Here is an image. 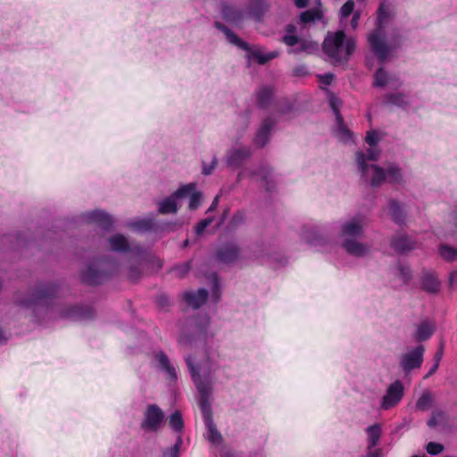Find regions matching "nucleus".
I'll use <instances>...</instances> for the list:
<instances>
[{
    "label": "nucleus",
    "mask_w": 457,
    "mask_h": 457,
    "mask_svg": "<svg viewBox=\"0 0 457 457\" xmlns=\"http://www.w3.org/2000/svg\"><path fill=\"white\" fill-rule=\"evenodd\" d=\"M301 236L306 240L308 244H312L314 239V234L312 229L306 231L305 227L303 228Z\"/></svg>",
    "instance_id": "obj_54"
},
{
    "label": "nucleus",
    "mask_w": 457,
    "mask_h": 457,
    "mask_svg": "<svg viewBox=\"0 0 457 457\" xmlns=\"http://www.w3.org/2000/svg\"><path fill=\"white\" fill-rule=\"evenodd\" d=\"M354 9V2L353 0H347L341 7V16L346 18L350 16Z\"/></svg>",
    "instance_id": "obj_50"
},
{
    "label": "nucleus",
    "mask_w": 457,
    "mask_h": 457,
    "mask_svg": "<svg viewBox=\"0 0 457 457\" xmlns=\"http://www.w3.org/2000/svg\"><path fill=\"white\" fill-rule=\"evenodd\" d=\"M359 19H360V13H358V12L353 13V16L351 21V25L353 28L357 27Z\"/></svg>",
    "instance_id": "obj_61"
},
{
    "label": "nucleus",
    "mask_w": 457,
    "mask_h": 457,
    "mask_svg": "<svg viewBox=\"0 0 457 457\" xmlns=\"http://www.w3.org/2000/svg\"><path fill=\"white\" fill-rule=\"evenodd\" d=\"M189 197L188 208L195 210L200 206L202 201V193L195 191V187L187 195Z\"/></svg>",
    "instance_id": "obj_42"
},
{
    "label": "nucleus",
    "mask_w": 457,
    "mask_h": 457,
    "mask_svg": "<svg viewBox=\"0 0 457 457\" xmlns=\"http://www.w3.org/2000/svg\"><path fill=\"white\" fill-rule=\"evenodd\" d=\"M395 275L399 278L400 284H405L411 278V272L409 267L402 264L396 267Z\"/></svg>",
    "instance_id": "obj_40"
},
{
    "label": "nucleus",
    "mask_w": 457,
    "mask_h": 457,
    "mask_svg": "<svg viewBox=\"0 0 457 457\" xmlns=\"http://www.w3.org/2000/svg\"><path fill=\"white\" fill-rule=\"evenodd\" d=\"M195 188L194 183H189L179 187L170 195L165 197L158 203V212L161 214H175L179 211L178 200L185 198Z\"/></svg>",
    "instance_id": "obj_11"
},
{
    "label": "nucleus",
    "mask_w": 457,
    "mask_h": 457,
    "mask_svg": "<svg viewBox=\"0 0 457 457\" xmlns=\"http://www.w3.org/2000/svg\"><path fill=\"white\" fill-rule=\"evenodd\" d=\"M213 220L214 218L212 216H210L200 220L195 227V234L198 236L202 235L204 231L206 229V228L212 223Z\"/></svg>",
    "instance_id": "obj_46"
},
{
    "label": "nucleus",
    "mask_w": 457,
    "mask_h": 457,
    "mask_svg": "<svg viewBox=\"0 0 457 457\" xmlns=\"http://www.w3.org/2000/svg\"><path fill=\"white\" fill-rule=\"evenodd\" d=\"M386 103L396 106H404L408 104L407 96L402 93H395L386 96Z\"/></svg>",
    "instance_id": "obj_37"
},
{
    "label": "nucleus",
    "mask_w": 457,
    "mask_h": 457,
    "mask_svg": "<svg viewBox=\"0 0 457 457\" xmlns=\"http://www.w3.org/2000/svg\"><path fill=\"white\" fill-rule=\"evenodd\" d=\"M154 360L158 363V368L164 371L168 378L174 381L177 379V371L173 365H171L169 357L163 351H159L154 354Z\"/></svg>",
    "instance_id": "obj_24"
},
{
    "label": "nucleus",
    "mask_w": 457,
    "mask_h": 457,
    "mask_svg": "<svg viewBox=\"0 0 457 457\" xmlns=\"http://www.w3.org/2000/svg\"><path fill=\"white\" fill-rule=\"evenodd\" d=\"M295 4L298 8H304L308 4V0H295Z\"/></svg>",
    "instance_id": "obj_62"
},
{
    "label": "nucleus",
    "mask_w": 457,
    "mask_h": 457,
    "mask_svg": "<svg viewBox=\"0 0 457 457\" xmlns=\"http://www.w3.org/2000/svg\"><path fill=\"white\" fill-rule=\"evenodd\" d=\"M164 418L163 412L156 404H150L145 412L141 428L146 431H156Z\"/></svg>",
    "instance_id": "obj_17"
},
{
    "label": "nucleus",
    "mask_w": 457,
    "mask_h": 457,
    "mask_svg": "<svg viewBox=\"0 0 457 457\" xmlns=\"http://www.w3.org/2000/svg\"><path fill=\"white\" fill-rule=\"evenodd\" d=\"M217 163H218V159L215 155L212 157L211 163L208 164L205 162H202V166H203L202 173L204 176L211 175L212 173V171L214 170L215 167L217 166Z\"/></svg>",
    "instance_id": "obj_49"
},
{
    "label": "nucleus",
    "mask_w": 457,
    "mask_h": 457,
    "mask_svg": "<svg viewBox=\"0 0 457 457\" xmlns=\"http://www.w3.org/2000/svg\"><path fill=\"white\" fill-rule=\"evenodd\" d=\"M216 259L224 264H234L241 255V248L236 242H228L216 251Z\"/></svg>",
    "instance_id": "obj_16"
},
{
    "label": "nucleus",
    "mask_w": 457,
    "mask_h": 457,
    "mask_svg": "<svg viewBox=\"0 0 457 457\" xmlns=\"http://www.w3.org/2000/svg\"><path fill=\"white\" fill-rule=\"evenodd\" d=\"M449 284L451 287L457 286V270H453L450 273Z\"/></svg>",
    "instance_id": "obj_59"
},
{
    "label": "nucleus",
    "mask_w": 457,
    "mask_h": 457,
    "mask_svg": "<svg viewBox=\"0 0 457 457\" xmlns=\"http://www.w3.org/2000/svg\"><path fill=\"white\" fill-rule=\"evenodd\" d=\"M133 258L137 261V264H136V265L131 264L128 268V278L132 282H137L141 278L142 270H141L140 266L142 264H153V265H155L158 270L161 269V268H158V263L154 259H150V262H142L137 257H133Z\"/></svg>",
    "instance_id": "obj_28"
},
{
    "label": "nucleus",
    "mask_w": 457,
    "mask_h": 457,
    "mask_svg": "<svg viewBox=\"0 0 457 457\" xmlns=\"http://www.w3.org/2000/svg\"><path fill=\"white\" fill-rule=\"evenodd\" d=\"M433 402V397L430 393L425 392L418 399L416 406L419 410L426 411L430 408Z\"/></svg>",
    "instance_id": "obj_41"
},
{
    "label": "nucleus",
    "mask_w": 457,
    "mask_h": 457,
    "mask_svg": "<svg viewBox=\"0 0 457 457\" xmlns=\"http://www.w3.org/2000/svg\"><path fill=\"white\" fill-rule=\"evenodd\" d=\"M443 355H444V344L441 343L434 355V361H435L434 363L439 364L440 361L443 358Z\"/></svg>",
    "instance_id": "obj_55"
},
{
    "label": "nucleus",
    "mask_w": 457,
    "mask_h": 457,
    "mask_svg": "<svg viewBox=\"0 0 457 457\" xmlns=\"http://www.w3.org/2000/svg\"><path fill=\"white\" fill-rule=\"evenodd\" d=\"M381 139L379 132L370 130L367 132L365 142L369 145L367 155L363 152L356 154V162L361 177L369 181L372 187H378L384 181L397 184L402 181L403 173L401 169L395 164H390L386 171L374 164H369L368 162L377 161L380 155V150L378 143Z\"/></svg>",
    "instance_id": "obj_3"
},
{
    "label": "nucleus",
    "mask_w": 457,
    "mask_h": 457,
    "mask_svg": "<svg viewBox=\"0 0 457 457\" xmlns=\"http://www.w3.org/2000/svg\"><path fill=\"white\" fill-rule=\"evenodd\" d=\"M214 26L226 36V38L230 44L246 51L248 53V58L256 60L260 65L266 64L278 55V53L276 51L263 54L258 49H253L247 42L241 39L236 33L220 21H216Z\"/></svg>",
    "instance_id": "obj_10"
},
{
    "label": "nucleus",
    "mask_w": 457,
    "mask_h": 457,
    "mask_svg": "<svg viewBox=\"0 0 457 457\" xmlns=\"http://www.w3.org/2000/svg\"><path fill=\"white\" fill-rule=\"evenodd\" d=\"M222 18L232 24L240 23L245 18H248L247 13L228 4H222L221 5Z\"/></svg>",
    "instance_id": "obj_22"
},
{
    "label": "nucleus",
    "mask_w": 457,
    "mask_h": 457,
    "mask_svg": "<svg viewBox=\"0 0 457 457\" xmlns=\"http://www.w3.org/2000/svg\"><path fill=\"white\" fill-rule=\"evenodd\" d=\"M274 87L270 86H262L255 93L256 104L261 109L268 108L274 97Z\"/></svg>",
    "instance_id": "obj_25"
},
{
    "label": "nucleus",
    "mask_w": 457,
    "mask_h": 457,
    "mask_svg": "<svg viewBox=\"0 0 457 457\" xmlns=\"http://www.w3.org/2000/svg\"><path fill=\"white\" fill-rule=\"evenodd\" d=\"M457 237V213L452 216V220L448 225L447 232L445 235V238Z\"/></svg>",
    "instance_id": "obj_47"
},
{
    "label": "nucleus",
    "mask_w": 457,
    "mask_h": 457,
    "mask_svg": "<svg viewBox=\"0 0 457 457\" xmlns=\"http://www.w3.org/2000/svg\"><path fill=\"white\" fill-rule=\"evenodd\" d=\"M422 287L430 293H435L439 289L440 282L435 273L424 271L421 278Z\"/></svg>",
    "instance_id": "obj_31"
},
{
    "label": "nucleus",
    "mask_w": 457,
    "mask_h": 457,
    "mask_svg": "<svg viewBox=\"0 0 457 457\" xmlns=\"http://www.w3.org/2000/svg\"><path fill=\"white\" fill-rule=\"evenodd\" d=\"M155 303L162 310H167L170 305V298L165 294L158 295L155 298Z\"/></svg>",
    "instance_id": "obj_51"
},
{
    "label": "nucleus",
    "mask_w": 457,
    "mask_h": 457,
    "mask_svg": "<svg viewBox=\"0 0 457 457\" xmlns=\"http://www.w3.org/2000/svg\"><path fill=\"white\" fill-rule=\"evenodd\" d=\"M274 118L275 116H267L257 130L253 142L258 147L262 148L269 142L270 132L276 123Z\"/></svg>",
    "instance_id": "obj_21"
},
{
    "label": "nucleus",
    "mask_w": 457,
    "mask_h": 457,
    "mask_svg": "<svg viewBox=\"0 0 457 457\" xmlns=\"http://www.w3.org/2000/svg\"><path fill=\"white\" fill-rule=\"evenodd\" d=\"M268 0H250L248 4V18H253L256 21H260L261 18L269 9Z\"/></svg>",
    "instance_id": "obj_26"
},
{
    "label": "nucleus",
    "mask_w": 457,
    "mask_h": 457,
    "mask_svg": "<svg viewBox=\"0 0 457 457\" xmlns=\"http://www.w3.org/2000/svg\"><path fill=\"white\" fill-rule=\"evenodd\" d=\"M335 134L337 139L345 144L354 142V136L344 123L342 116H337Z\"/></svg>",
    "instance_id": "obj_27"
},
{
    "label": "nucleus",
    "mask_w": 457,
    "mask_h": 457,
    "mask_svg": "<svg viewBox=\"0 0 457 457\" xmlns=\"http://www.w3.org/2000/svg\"><path fill=\"white\" fill-rule=\"evenodd\" d=\"M415 241L407 236L401 235L392 240V247L400 253L410 251L415 247Z\"/></svg>",
    "instance_id": "obj_30"
},
{
    "label": "nucleus",
    "mask_w": 457,
    "mask_h": 457,
    "mask_svg": "<svg viewBox=\"0 0 457 457\" xmlns=\"http://www.w3.org/2000/svg\"><path fill=\"white\" fill-rule=\"evenodd\" d=\"M228 215H229V208L227 207L226 209L223 210V212L219 219V222H218L219 227L221 226L225 222V220L228 219Z\"/></svg>",
    "instance_id": "obj_57"
},
{
    "label": "nucleus",
    "mask_w": 457,
    "mask_h": 457,
    "mask_svg": "<svg viewBox=\"0 0 457 457\" xmlns=\"http://www.w3.org/2000/svg\"><path fill=\"white\" fill-rule=\"evenodd\" d=\"M109 245L112 251L117 253H129L132 257H137L142 262H148L150 259H154L158 263V268L162 267V262L156 256L151 254L148 248H145L136 243H129L125 236L122 234H115L109 239Z\"/></svg>",
    "instance_id": "obj_9"
},
{
    "label": "nucleus",
    "mask_w": 457,
    "mask_h": 457,
    "mask_svg": "<svg viewBox=\"0 0 457 457\" xmlns=\"http://www.w3.org/2000/svg\"><path fill=\"white\" fill-rule=\"evenodd\" d=\"M169 426L173 431L177 433H181L183 431L184 420L179 411H175L170 414L169 418Z\"/></svg>",
    "instance_id": "obj_35"
},
{
    "label": "nucleus",
    "mask_w": 457,
    "mask_h": 457,
    "mask_svg": "<svg viewBox=\"0 0 457 457\" xmlns=\"http://www.w3.org/2000/svg\"><path fill=\"white\" fill-rule=\"evenodd\" d=\"M61 285L57 282H38L29 297L16 300V304L31 309L33 321L43 325L47 317H52L55 312L59 318L72 320H89L96 316L94 308L90 305L73 304L56 309L54 304L58 296Z\"/></svg>",
    "instance_id": "obj_1"
},
{
    "label": "nucleus",
    "mask_w": 457,
    "mask_h": 457,
    "mask_svg": "<svg viewBox=\"0 0 457 457\" xmlns=\"http://www.w3.org/2000/svg\"><path fill=\"white\" fill-rule=\"evenodd\" d=\"M245 222V212L244 210L237 211L228 223V230H236Z\"/></svg>",
    "instance_id": "obj_36"
},
{
    "label": "nucleus",
    "mask_w": 457,
    "mask_h": 457,
    "mask_svg": "<svg viewBox=\"0 0 457 457\" xmlns=\"http://www.w3.org/2000/svg\"><path fill=\"white\" fill-rule=\"evenodd\" d=\"M365 224V217L361 214L342 223L339 239L342 247L347 253L356 257H364L370 253V245L360 241L363 236Z\"/></svg>",
    "instance_id": "obj_4"
},
{
    "label": "nucleus",
    "mask_w": 457,
    "mask_h": 457,
    "mask_svg": "<svg viewBox=\"0 0 457 457\" xmlns=\"http://www.w3.org/2000/svg\"><path fill=\"white\" fill-rule=\"evenodd\" d=\"M438 367H439V364L434 363L433 366L430 368L428 373L426 375V378H428L429 376L434 374L436 371V370L438 369Z\"/></svg>",
    "instance_id": "obj_63"
},
{
    "label": "nucleus",
    "mask_w": 457,
    "mask_h": 457,
    "mask_svg": "<svg viewBox=\"0 0 457 457\" xmlns=\"http://www.w3.org/2000/svg\"><path fill=\"white\" fill-rule=\"evenodd\" d=\"M424 346L418 345L412 350L403 354L400 359V365L406 372L420 368L423 361Z\"/></svg>",
    "instance_id": "obj_19"
},
{
    "label": "nucleus",
    "mask_w": 457,
    "mask_h": 457,
    "mask_svg": "<svg viewBox=\"0 0 457 457\" xmlns=\"http://www.w3.org/2000/svg\"><path fill=\"white\" fill-rule=\"evenodd\" d=\"M181 444L182 439L180 436H179L173 446L162 451V457H179Z\"/></svg>",
    "instance_id": "obj_44"
},
{
    "label": "nucleus",
    "mask_w": 457,
    "mask_h": 457,
    "mask_svg": "<svg viewBox=\"0 0 457 457\" xmlns=\"http://www.w3.org/2000/svg\"><path fill=\"white\" fill-rule=\"evenodd\" d=\"M182 223L179 220H156L155 233L174 232L181 228Z\"/></svg>",
    "instance_id": "obj_32"
},
{
    "label": "nucleus",
    "mask_w": 457,
    "mask_h": 457,
    "mask_svg": "<svg viewBox=\"0 0 457 457\" xmlns=\"http://www.w3.org/2000/svg\"><path fill=\"white\" fill-rule=\"evenodd\" d=\"M118 268V262L112 258H94L81 270L80 280L87 286H99L108 281L117 272Z\"/></svg>",
    "instance_id": "obj_6"
},
{
    "label": "nucleus",
    "mask_w": 457,
    "mask_h": 457,
    "mask_svg": "<svg viewBox=\"0 0 457 457\" xmlns=\"http://www.w3.org/2000/svg\"><path fill=\"white\" fill-rule=\"evenodd\" d=\"M219 200H220V196L216 195L214 197V199L212 200V202L211 205L209 206L206 212H212L215 211L216 208L218 207Z\"/></svg>",
    "instance_id": "obj_60"
},
{
    "label": "nucleus",
    "mask_w": 457,
    "mask_h": 457,
    "mask_svg": "<svg viewBox=\"0 0 457 457\" xmlns=\"http://www.w3.org/2000/svg\"><path fill=\"white\" fill-rule=\"evenodd\" d=\"M435 331V325L433 322L426 320L421 321L418 326L414 337L417 341H425L428 339Z\"/></svg>",
    "instance_id": "obj_29"
},
{
    "label": "nucleus",
    "mask_w": 457,
    "mask_h": 457,
    "mask_svg": "<svg viewBox=\"0 0 457 457\" xmlns=\"http://www.w3.org/2000/svg\"><path fill=\"white\" fill-rule=\"evenodd\" d=\"M221 291L219 277L217 274H213L212 278V300L214 303H217L220 300Z\"/></svg>",
    "instance_id": "obj_39"
},
{
    "label": "nucleus",
    "mask_w": 457,
    "mask_h": 457,
    "mask_svg": "<svg viewBox=\"0 0 457 457\" xmlns=\"http://www.w3.org/2000/svg\"><path fill=\"white\" fill-rule=\"evenodd\" d=\"M209 293L205 288H199L196 292L187 291L184 293L183 300L187 305L197 309L204 305L208 299Z\"/></svg>",
    "instance_id": "obj_23"
},
{
    "label": "nucleus",
    "mask_w": 457,
    "mask_h": 457,
    "mask_svg": "<svg viewBox=\"0 0 457 457\" xmlns=\"http://www.w3.org/2000/svg\"><path fill=\"white\" fill-rule=\"evenodd\" d=\"M188 331L184 330L179 337V344L191 345L195 341L207 343L209 337L212 338L213 334H209L210 317L207 314H198L190 317L187 320Z\"/></svg>",
    "instance_id": "obj_8"
},
{
    "label": "nucleus",
    "mask_w": 457,
    "mask_h": 457,
    "mask_svg": "<svg viewBox=\"0 0 457 457\" xmlns=\"http://www.w3.org/2000/svg\"><path fill=\"white\" fill-rule=\"evenodd\" d=\"M82 220L87 223H96L103 230L109 231L113 226L112 217L103 210H94L82 213Z\"/></svg>",
    "instance_id": "obj_18"
},
{
    "label": "nucleus",
    "mask_w": 457,
    "mask_h": 457,
    "mask_svg": "<svg viewBox=\"0 0 457 457\" xmlns=\"http://www.w3.org/2000/svg\"><path fill=\"white\" fill-rule=\"evenodd\" d=\"M388 81V75L383 68H379L374 74V85L377 87H384Z\"/></svg>",
    "instance_id": "obj_43"
},
{
    "label": "nucleus",
    "mask_w": 457,
    "mask_h": 457,
    "mask_svg": "<svg viewBox=\"0 0 457 457\" xmlns=\"http://www.w3.org/2000/svg\"><path fill=\"white\" fill-rule=\"evenodd\" d=\"M444 450V446L441 444L430 442L427 445V451L429 454L436 455L440 453Z\"/></svg>",
    "instance_id": "obj_53"
},
{
    "label": "nucleus",
    "mask_w": 457,
    "mask_h": 457,
    "mask_svg": "<svg viewBox=\"0 0 457 457\" xmlns=\"http://www.w3.org/2000/svg\"><path fill=\"white\" fill-rule=\"evenodd\" d=\"M9 237H15V242L13 243L15 247H21L22 245H27L25 242H22L21 233H16L15 235H11V236H9Z\"/></svg>",
    "instance_id": "obj_56"
},
{
    "label": "nucleus",
    "mask_w": 457,
    "mask_h": 457,
    "mask_svg": "<svg viewBox=\"0 0 457 457\" xmlns=\"http://www.w3.org/2000/svg\"><path fill=\"white\" fill-rule=\"evenodd\" d=\"M366 432L368 436V449L371 450L379 441L381 436V427L379 424H374L370 426L366 429Z\"/></svg>",
    "instance_id": "obj_34"
},
{
    "label": "nucleus",
    "mask_w": 457,
    "mask_h": 457,
    "mask_svg": "<svg viewBox=\"0 0 457 457\" xmlns=\"http://www.w3.org/2000/svg\"><path fill=\"white\" fill-rule=\"evenodd\" d=\"M309 22H314V8L308 9L300 15V23L303 26Z\"/></svg>",
    "instance_id": "obj_48"
},
{
    "label": "nucleus",
    "mask_w": 457,
    "mask_h": 457,
    "mask_svg": "<svg viewBox=\"0 0 457 457\" xmlns=\"http://www.w3.org/2000/svg\"><path fill=\"white\" fill-rule=\"evenodd\" d=\"M294 75L297 77H301L306 74V69L304 66H297L293 71Z\"/></svg>",
    "instance_id": "obj_58"
},
{
    "label": "nucleus",
    "mask_w": 457,
    "mask_h": 457,
    "mask_svg": "<svg viewBox=\"0 0 457 457\" xmlns=\"http://www.w3.org/2000/svg\"><path fill=\"white\" fill-rule=\"evenodd\" d=\"M403 385L401 381L396 380L392 383L381 399L380 408L382 410H389L395 407L403 396Z\"/></svg>",
    "instance_id": "obj_15"
},
{
    "label": "nucleus",
    "mask_w": 457,
    "mask_h": 457,
    "mask_svg": "<svg viewBox=\"0 0 457 457\" xmlns=\"http://www.w3.org/2000/svg\"><path fill=\"white\" fill-rule=\"evenodd\" d=\"M366 457H379L378 450H370Z\"/></svg>",
    "instance_id": "obj_64"
},
{
    "label": "nucleus",
    "mask_w": 457,
    "mask_h": 457,
    "mask_svg": "<svg viewBox=\"0 0 457 457\" xmlns=\"http://www.w3.org/2000/svg\"><path fill=\"white\" fill-rule=\"evenodd\" d=\"M320 83V87L324 88L325 86H328L332 83L335 79V75L332 72H328L324 75H316Z\"/></svg>",
    "instance_id": "obj_52"
},
{
    "label": "nucleus",
    "mask_w": 457,
    "mask_h": 457,
    "mask_svg": "<svg viewBox=\"0 0 457 457\" xmlns=\"http://www.w3.org/2000/svg\"><path fill=\"white\" fill-rule=\"evenodd\" d=\"M252 154L251 146L231 147L227 153L225 162L228 168L237 169L248 161Z\"/></svg>",
    "instance_id": "obj_14"
},
{
    "label": "nucleus",
    "mask_w": 457,
    "mask_h": 457,
    "mask_svg": "<svg viewBox=\"0 0 457 457\" xmlns=\"http://www.w3.org/2000/svg\"><path fill=\"white\" fill-rule=\"evenodd\" d=\"M126 226L137 233H155L156 219L154 215L136 218L126 221Z\"/></svg>",
    "instance_id": "obj_20"
},
{
    "label": "nucleus",
    "mask_w": 457,
    "mask_h": 457,
    "mask_svg": "<svg viewBox=\"0 0 457 457\" xmlns=\"http://www.w3.org/2000/svg\"><path fill=\"white\" fill-rule=\"evenodd\" d=\"M388 211L392 219L398 224H402L405 218V212L403 207L396 201L391 200L388 203Z\"/></svg>",
    "instance_id": "obj_33"
},
{
    "label": "nucleus",
    "mask_w": 457,
    "mask_h": 457,
    "mask_svg": "<svg viewBox=\"0 0 457 457\" xmlns=\"http://www.w3.org/2000/svg\"><path fill=\"white\" fill-rule=\"evenodd\" d=\"M185 361L200 395L199 407L207 430L206 438L210 443L219 445L222 442V436L214 423L210 402L214 383L212 375L219 369V365L209 354L206 360L198 365L194 363L192 355L186 356Z\"/></svg>",
    "instance_id": "obj_2"
},
{
    "label": "nucleus",
    "mask_w": 457,
    "mask_h": 457,
    "mask_svg": "<svg viewBox=\"0 0 457 457\" xmlns=\"http://www.w3.org/2000/svg\"><path fill=\"white\" fill-rule=\"evenodd\" d=\"M439 253L443 259L447 262H453L457 259V248L442 245L439 248Z\"/></svg>",
    "instance_id": "obj_38"
},
{
    "label": "nucleus",
    "mask_w": 457,
    "mask_h": 457,
    "mask_svg": "<svg viewBox=\"0 0 457 457\" xmlns=\"http://www.w3.org/2000/svg\"><path fill=\"white\" fill-rule=\"evenodd\" d=\"M246 176L250 178H260L265 184L266 190L272 192L275 188V181L273 179V171L269 165H261L257 169L241 170L237 176V183L241 182Z\"/></svg>",
    "instance_id": "obj_12"
},
{
    "label": "nucleus",
    "mask_w": 457,
    "mask_h": 457,
    "mask_svg": "<svg viewBox=\"0 0 457 457\" xmlns=\"http://www.w3.org/2000/svg\"><path fill=\"white\" fill-rule=\"evenodd\" d=\"M191 269V262H186L181 264L175 265L171 270L176 273L179 278L185 277Z\"/></svg>",
    "instance_id": "obj_45"
},
{
    "label": "nucleus",
    "mask_w": 457,
    "mask_h": 457,
    "mask_svg": "<svg viewBox=\"0 0 457 457\" xmlns=\"http://www.w3.org/2000/svg\"><path fill=\"white\" fill-rule=\"evenodd\" d=\"M356 48L353 37L346 38L344 30L328 31L322 44L324 54L334 64L347 63Z\"/></svg>",
    "instance_id": "obj_5"
},
{
    "label": "nucleus",
    "mask_w": 457,
    "mask_h": 457,
    "mask_svg": "<svg viewBox=\"0 0 457 457\" xmlns=\"http://www.w3.org/2000/svg\"><path fill=\"white\" fill-rule=\"evenodd\" d=\"M389 17L388 5L385 2L380 3L377 10L376 29L368 37V43L380 62H385L390 52L385 41V29Z\"/></svg>",
    "instance_id": "obj_7"
},
{
    "label": "nucleus",
    "mask_w": 457,
    "mask_h": 457,
    "mask_svg": "<svg viewBox=\"0 0 457 457\" xmlns=\"http://www.w3.org/2000/svg\"><path fill=\"white\" fill-rule=\"evenodd\" d=\"M286 34L282 37V42L288 46H295L292 50L295 54H311L313 49V45L303 38L295 35L296 27L294 24H287L285 28Z\"/></svg>",
    "instance_id": "obj_13"
}]
</instances>
